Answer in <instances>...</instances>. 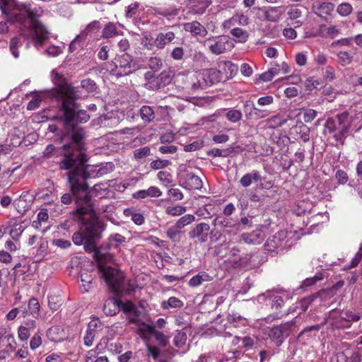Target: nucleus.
Segmentation results:
<instances>
[{
    "instance_id": "obj_1",
    "label": "nucleus",
    "mask_w": 362,
    "mask_h": 362,
    "mask_svg": "<svg viewBox=\"0 0 362 362\" xmlns=\"http://www.w3.org/2000/svg\"><path fill=\"white\" fill-rule=\"evenodd\" d=\"M43 13L42 7L31 8V5L26 3L16 2L14 4L9 21L21 25L20 35L27 41V47L33 43L39 49L49 39V33L46 26L37 19L42 16Z\"/></svg>"
},
{
    "instance_id": "obj_2",
    "label": "nucleus",
    "mask_w": 362,
    "mask_h": 362,
    "mask_svg": "<svg viewBox=\"0 0 362 362\" xmlns=\"http://www.w3.org/2000/svg\"><path fill=\"white\" fill-rule=\"evenodd\" d=\"M59 155L62 158L59 162L61 170H72L68 173V180L73 194L86 192L88 185L86 182V172L79 168L81 163L80 153L74 150L70 144H64L60 148Z\"/></svg>"
},
{
    "instance_id": "obj_3",
    "label": "nucleus",
    "mask_w": 362,
    "mask_h": 362,
    "mask_svg": "<svg viewBox=\"0 0 362 362\" xmlns=\"http://www.w3.org/2000/svg\"><path fill=\"white\" fill-rule=\"evenodd\" d=\"M93 252H94L93 257L97 262L101 277L112 291L118 292L123 284L124 276L122 272L105 265L106 263L112 260V255L109 252L96 250V247Z\"/></svg>"
},
{
    "instance_id": "obj_4",
    "label": "nucleus",
    "mask_w": 362,
    "mask_h": 362,
    "mask_svg": "<svg viewBox=\"0 0 362 362\" xmlns=\"http://www.w3.org/2000/svg\"><path fill=\"white\" fill-rule=\"evenodd\" d=\"M74 103L71 98H65L63 101L65 134L62 139L68 138L72 142L69 144L74 150L81 148V141L83 138V129L74 124Z\"/></svg>"
},
{
    "instance_id": "obj_5",
    "label": "nucleus",
    "mask_w": 362,
    "mask_h": 362,
    "mask_svg": "<svg viewBox=\"0 0 362 362\" xmlns=\"http://www.w3.org/2000/svg\"><path fill=\"white\" fill-rule=\"evenodd\" d=\"M137 69L132 57L127 54L117 55L114 61L106 64V70L112 76L117 78L125 76L132 74Z\"/></svg>"
},
{
    "instance_id": "obj_6",
    "label": "nucleus",
    "mask_w": 362,
    "mask_h": 362,
    "mask_svg": "<svg viewBox=\"0 0 362 362\" xmlns=\"http://www.w3.org/2000/svg\"><path fill=\"white\" fill-rule=\"evenodd\" d=\"M296 328V322L291 320L278 326L268 328L265 333L277 346H280Z\"/></svg>"
},
{
    "instance_id": "obj_7",
    "label": "nucleus",
    "mask_w": 362,
    "mask_h": 362,
    "mask_svg": "<svg viewBox=\"0 0 362 362\" xmlns=\"http://www.w3.org/2000/svg\"><path fill=\"white\" fill-rule=\"evenodd\" d=\"M337 313L335 310L330 311L329 319L332 320L331 325L337 329H346L351 327L353 322H357L361 319L358 314L352 311L341 310L337 316L334 314Z\"/></svg>"
},
{
    "instance_id": "obj_8",
    "label": "nucleus",
    "mask_w": 362,
    "mask_h": 362,
    "mask_svg": "<svg viewBox=\"0 0 362 362\" xmlns=\"http://www.w3.org/2000/svg\"><path fill=\"white\" fill-rule=\"evenodd\" d=\"M286 233L284 230L277 232L272 237L267 239L264 244L265 250L272 255L283 252L288 247Z\"/></svg>"
},
{
    "instance_id": "obj_9",
    "label": "nucleus",
    "mask_w": 362,
    "mask_h": 362,
    "mask_svg": "<svg viewBox=\"0 0 362 362\" xmlns=\"http://www.w3.org/2000/svg\"><path fill=\"white\" fill-rule=\"evenodd\" d=\"M349 115L347 112H343L337 114L334 117L329 118L326 122L327 127L331 132L338 130L341 136H345L350 127Z\"/></svg>"
},
{
    "instance_id": "obj_10",
    "label": "nucleus",
    "mask_w": 362,
    "mask_h": 362,
    "mask_svg": "<svg viewBox=\"0 0 362 362\" xmlns=\"http://www.w3.org/2000/svg\"><path fill=\"white\" fill-rule=\"evenodd\" d=\"M81 229L88 240H92L93 243L96 244L95 240L100 238L104 228L100 221L93 218L88 221H83Z\"/></svg>"
},
{
    "instance_id": "obj_11",
    "label": "nucleus",
    "mask_w": 362,
    "mask_h": 362,
    "mask_svg": "<svg viewBox=\"0 0 362 362\" xmlns=\"http://www.w3.org/2000/svg\"><path fill=\"white\" fill-rule=\"evenodd\" d=\"M204 45L209 47L213 54L218 55L226 52L229 41L227 36H218L206 39Z\"/></svg>"
},
{
    "instance_id": "obj_12",
    "label": "nucleus",
    "mask_w": 362,
    "mask_h": 362,
    "mask_svg": "<svg viewBox=\"0 0 362 362\" xmlns=\"http://www.w3.org/2000/svg\"><path fill=\"white\" fill-rule=\"evenodd\" d=\"M78 97V95H76V93L73 89H69L67 93L62 97V101H64L65 98H71L74 103V111L75 125H77V124L79 123L86 122L90 119V116L86 110H81L76 112L77 106L75 103L74 98H76ZM62 107H63V102H62Z\"/></svg>"
},
{
    "instance_id": "obj_13",
    "label": "nucleus",
    "mask_w": 362,
    "mask_h": 362,
    "mask_svg": "<svg viewBox=\"0 0 362 362\" xmlns=\"http://www.w3.org/2000/svg\"><path fill=\"white\" fill-rule=\"evenodd\" d=\"M202 187L200 177L189 170L182 171V187L187 189H199Z\"/></svg>"
},
{
    "instance_id": "obj_14",
    "label": "nucleus",
    "mask_w": 362,
    "mask_h": 362,
    "mask_svg": "<svg viewBox=\"0 0 362 362\" xmlns=\"http://www.w3.org/2000/svg\"><path fill=\"white\" fill-rule=\"evenodd\" d=\"M200 71V77L204 80L202 86H207V88L220 82L221 80V73L216 69H204Z\"/></svg>"
},
{
    "instance_id": "obj_15",
    "label": "nucleus",
    "mask_w": 362,
    "mask_h": 362,
    "mask_svg": "<svg viewBox=\"0 0 362 362\" xmlns=\"http://www.w3.org/2000/svg\"><path fill=\"white\" fill-rule=\"evenodd\" d=\"M72 240L76 245H83L84 250L87 252H93L95 248V244L92 240H88L86 235L80 228V230L73 234Z\"/></svg>"
},
{
    "instance_id": "obj_16",
    "label": "nucleus",
    "mask_w": 362,
    "mask_h": 362,
    "mask_svg": "<svg viewBox=\"0 0 362 362\" xmlns=\"http://www.w3.org/2000/svg\"><path fill=\"white\" fill-rule=\"evenodd\" d=\"M139 331L143 337L147 335L154 336L156 340L163 346H165L168 344V338L163 333L157 331L153 326L144 324L143 327L139 328Z\"/></svg>"
},
{
    "instance_id": "obj_17",
    "label": "nucleus",
    "mask_w": 362,
    "mask_h": 362,
    "mask_svg": "<svg viewBox=\"0 0 362 362\" xmlns=\"http://www.w3.org/2000/svg\"><path fill=\"white\" fill-rule=\"evenodd\" d=\"M265 235L261 229H256L250 233H245L240 235V241L248 245H259L264 240Z\"/></svg>"
},
{
    "instance_id": "obj_18",
    "label": "nucleus",
    "mask_w": 362,
    "mask_h": 362,
    "mask_svg": "<svg viewBox=\"0 0 362 362\" xmlns=\"http://www.w3.org/2000/svg\"><path fill=\"white\" fill-rule=\"evenodd\" d=\"M210 226L206 223H201L189 232L191 238H197L199 241L204 243L208 239Z\"/></svg>"
},
{
    "instance_id": "obj_19",
    "label": "nucleus",
    "mask_w": 362,
    "mask_h": 362,
    "mask_svg": "<svg viewBox=\"0 0 362 362\" xmlns=\"http://www.w3.org/2000/svg\"><path fill=\"white\" fill-rule=\"evenodd\" d=\"M334 4L331 2H321L315 3L313 5L315 13L320 17L322 19L327 21L326 16H329L332 13L334 10Z\"/></svg>"
},
{
    "instance_id": "obj_20",
    "label": "nucleus",
    "mask_w": 362,
    "mask_h": 362,
    "mask_svg": "<svg viewBox=\"0 0 362 362\" xmlns=\"http://www.w3.org/2000/svg\"><path fill=\"white\" fill-rule=\"evenodd\" d=\"M119 310H123L125 313L129 314V320L130 322L136 323L139 310L136 305L132 301L122 302L118 300Z\"/></svg>"
},
{
    "instance_id": "obj_21",
    "label": "nucleus",
    "mask_w": 362,
    "mask_h": 362,
    "mask_svg": "<svg viewBox=\"0 0 362 362\" xmlns=\"http://www.w3.org/2000/svg\"><path fill=\"white\" fill-rule=\"evenodd\" d=\"M201 71H192L187 74V82L191 86L193 90H204L207 86H202L204 80L200 77Z\"/></svg>"
},
{
    "instance_id": "obj_22",
    "label": "nucleus",
    "mask_w": 362,
    "mask_h": 362,
    "mask_svg": "<svg viewBox=\"0 0 362 362\" xmlns=\"http://www.w3.org/2000/svg\"><path fill=\"white\" fill-rule=\"evenodd\" d=\"M98 323H100L98 320H91L88 325V328L86 332V334L83 337L84 344L86 346H92L94 339L97 334L96 328Z\"/></svg>"
},
{
    "instance_id": "obj_23",
    "label": "nucleus",
    "mask_w": 362,
    "mask_h": 362,
    "mask_svg": "<svg viewBox=\"0 0 362 362\" xmlns=\"http://www.w3.org/2000/svg\"><path fill=\"white\" fill-rule=\"evenodd\" d=\"M162 194L161 191L157 187H150L147 189L136 191L133 194L134 199H145L147 197H159Z\"/></svg>"
},
{
    "instance_id": "obj_24",
    "label": "nucleus",
    "mask_w": 362,
    "mask_h": 362,
    "mask_svg": "<svg viewBox=\"0 0 362 362\" xmlns=\"http://www.w3.org/2000/svg\"><path fill=\"white\" fill-rule=\"evenodd\" d=\"M264 179L257 170H252L250 173L244 175L240 180V185L244 187H248L252 182H261Z\"/></svg>"
},
{
    "instance_id": "obj_25",
    "label": "nucleus",
    "mask_w": 362,
    "mask_h": 362,
    "mask_svg": "<svg viewBox=\"0 0 362 362\" xmlns=\"http://www.w3.org/2000/svg\"><path fill=\"white\" fill-rule=\"evenodd\" d=\"M183 26L186 31L191 33L193 35L206 36L208 33L206 28L197 21L185 23Z\"/></svg>"
},
{
    "instance_id": "obj_26",
    "label": "nucleus",
    "mask_w": 362,
    "mask_h": 362,
    "mask_svg": "<svg viewBox=\"0 0 362 362\" xmlns=\"http://www.w3.org/2000/svg\"><path fill=\"white\" fill-rule=\"evenodd\" d=\"M103 310L107 315H115L119 311L118 300L110 298L105 300L103 306Z\"/></svg>"
},
{
    "instance_id": "obj_27",
    "label": "nucleus",
    "mask_w": 362,
    "mask_h": 362,
    "mask_svg": "<svg viewBox=\"0 0 362 362\" xmlns=\"http://www.w3.org/2000/svg\"><path fill=\"white\" fill-rule=\"evenodd\" d=\"M227 320L230 324H233L235 327H245L248 325L247 319L238 313L228 314L227 316Z\"/></svg>"
},
{
    "instance_id": "obj_28",
    "label": "nucleus",
    "mask_w": 362,
    "mask_h": 362,
    "mask_svg": "<svg viewBox=\"0 0 362 362\" xmlns=\"http://www.w3.org/2000/svg\"><path fill=\"white\" fill-rule=\"evenodd\" d=\"M209 198L206 197H201L198 201L201 202L203 204L202 207H200L199 209L196 211V214L199 217H203L204 218H209L211 216V213L210 210L212 209V206L210 204H206V201Z\"/></svg>"
},
{
    "instance_id": "obj_29",
    "label": "nucleus",
    "mask_w": 362,
    "mask_h": 362,
    "mask_svg": "<svg viewBox=\"0 0 362 362\" xmlns=\"http://www.w3.org/2000/svg\"><path fill=\"white\" fill-rule=\"evenodd\" d=\"M212 223L214 226L223 228H235V226L237 225L236 221L223 216H217L213 220Z\"/></svg>"
},
{
    "instance_id": "obj_30",
    "label": "nucleus",
    "mask_w": 362,
    "mask_h": 362,
    "mask_svg": "<svg viewBox=\"0 0 362 362\" xmlns=\"http://www.w3.org/2000/svg\"><path fill=\"white\" fill-rule=\"evenodd\" d=\"M167 235L170 239L174 242H179L181 238V218H180L176 224L167 231Z\"/></svg>"
},
{
    "instance_id": "obj_31",
    "label": "nucleus",
    "mask_w": 362,
    "mask_h": 362,
    "mask_svg": "<svg viewBox=\"0 0 362 362\" xmlns=\"http://www.w3.org/2000/svg\"><path fill=\"white\" fill-rule=\"evenodd\" d=\"M122 32L118 30L117 25L113 23H108L103 30L102 36L104 38H111L117 35H122Z\"/></svg>"
},
{
    "instance_id": "obj_32",
    "label": "nucleus",
    "mask_w": 362,
    "mask_h": 362,
    "mask_svg": "<svg viewBox=\"0 0 362 362\" xmlns=\"http://www.w3.org/2000/svg\"><path fill=\"white\" fill-rule=\"evenodd\" d=\"M140 116L144 122H150L155 118V113L153 107L148 105H144L140 109Z\"/></svg>"
},
{
    "instance_id": "obj_33",
    "label": "nucleus",
    "mask_w": 362,
    "mask_h": 362,
    "mask_svg": "<svg viewBox=\"0 0 362 362\" xmlns=\"http://www.w3.org/2000/svg\"><path fill=\"white\" fill-rule=\"evenodd\" d=\"M282 13L283 10L281 7H271L265 12V18L269 21L275 22L279 19Z\"/></svg>"
},
{
    "instance_id": "obj_34",
    "label": "nucleus",
    "mask_w": 362,
    "mask_h": 362,
    "mask_svg": "<svg viewBox=\"0 0 362 362\" xmlns=\"http://www.w3.org/2000/svg\"><path fill=\"white\" fill-rule=\"evenodd\" d=\"M210 281V276L206 272H199L193 276L189 281V285L192 287H196L201 285L204 281Z\"/></svg>"
},
{
    "instance_id": "obj_35",
    "label": "nucleus",
    "mask_w": 362,
    "mask_h": 362,
    "mask_svg": "<svg viewBox=\"0 0 362 362\" xmlns=\"http://www.w3.org/2000/svg\"><path fill=\"white\" fill-rule=\"evenodd\" d=\"M233 150L232 148H228L225 149H220L218 148H214L208 151L206 155L211 157H227L233 153Z\"/></svg>"
},
{
    "instance_id": "obj_36",
    "label": "nucleus",
    "mask_w": 362,
    "mask_h": 362,
    "mask_svg": "<svg viewBox=\"0 0 362 362\" xmlns=\"http://www.w3.org/2000/svg\"><path fill=\"white\" fill-rule=\"evenodd\" d=\"M230 34L238 39L239 42H245L249 37L248 33L240 28H235L232 29L230 30Z\"/></svg>"
},
{
    "instance_id": "obj_37",
    "label": "nucleus",
    "mask_w": 362,
    "mask_h": 362,
    "mask_svg": "<svg viewBox=\"0 0 362 362\" xmlns=\"http://www.w3.org/2000/svg\"><path fill=\"white\" fill-rule=\"evenodd\" d=\"M225 116L228 121L236 123L242 119L243 113L239 110L230 109L226 112Z\"/></svg>"
},
{
    "instance_id": "obj_38",
    "label": "nucleus",
    "mask_w": 362,
    "mask_h": 362,
    "mask_svg": "<svg viewBox=\"0 0 362 362\" xmlns=\"http://www.w3.org/2000/svg\"><path fill=\"white\" fill-rule=\"evenodd\" d=\"M25 229V226L23 223H15L10 231L12 239L18 241Z\"/></svg>"
},
{
    "instance_id": "obj_39",
    "label": "nucleus",
    "mask_w": 362,
    "mask_h": 362,
    "mask_svg": "<svg viewBox=\"0 0 362 362\" xmlns=\"http://www.w3.org/2000/svg\"><path fill=\"white\" fill-rule=\"evenodd\" d=\"M255 105L253 101L247 100L243 105V112L247 119L252 120Z\"/></svg>"
},
{
    "instance_id": "obj_40",
    "label": "nucleus",
    "mask_w": 362,
    "mask_h": 362,
    "mask_svg": "<svg viewBox=\"0 0 362 362\" xmlns=\"http://www.w3.org/2000/svg\"><path fill=\"white\" fill-rule=\"evenodd\" d=\"M21 39L18 37H14L10 41V51L12 55L16 59L19 57V52L18 49L21 46Z\"/></svg>"
},
{
    "instance_id": "obj_41",
    "label": "nucleus",
    "mask_w": 362,
    "mask_h": 362,
    "mask_svg": "<svg viewBox=\"0 0 362 362\" xmlns=\"http://www.w3.org/2000/svg\"><path fill=\"white\" fill-rule=\"evenodd\" d=\"M352 11L353 7L349 3H341L337 8V12L343 17L350 15Z\"/></svg>"
},
{
    "instance_id": "obj_42",
    "label": "nucleus",
    "mask_w": 362,
    "mask_h": 362,
    "mask_svg": "<svg viewBox=\"0 0 362 362\" xmlns=\"http://www.w3.org/2000/svg\"><path fill=\"white\" fill-rule=\"evenodd\" d=\"M339 62L342 66L350 64L353 61V56L348 52L340 51L337 54Z\"/></svg>"
},
{
    "instance_id": "obj_43",
    "label": "nucleus",
    "mask_w": 362,
    "mask_h": 362,
    "mask_svg": "<svg viewBox=\"0 0 362 362\" xmlns=\"http://www.w3.org/2000/svg\"><path fill=\"white\" fill-rule=\"evenodd\" d=\"M279 72V69L277 67H272L267 71L264 72L263 74L259 75V78L264 81L268 82L272 80L274 76L278 74Z\"/></svg>"
},
{
    "instance_id": "obj_44",
    "label": "nucleus",
    "mask_w": 362,
    "mask_h": 362,
    "mask_svg": "<svg viewBox=\"0 0 362 362\" xmlns=\"http://www.w3.org/2000/svg\"><path fill=\"white\" fill-rule=\"evenodd\" d=\"M110 244L116 248L126 242V238L119 233H115L109 238Z\"/></svg>"
},
{
    "instance_id": "obj_45",
    "label": "nucleus",
    "mask_w": 362,
    "mask_h": 362,
    "mask_svg": "<svg viewBox=\"0 0 362 362\" xmlns=\"http://www.w3.org/2000/svg\"><path fill=\"white\" fill-rule=\"evenodd\" d=\"M180 304V300L175 297H170L168 300H163L161 303V308L164 310L170 308H178Z\"/></svg>"
},
{
    "instance_id": "obj_46",
    "label": "nucleus",
    "mask_w": 362,
    "mask_h": 362,
    "mask_svg": "<svg viewBox=\"0 0 362 362\" xmlns=\"http://www.w3.org/2000/svg\"><path fill=\"white\" fill-rule=\"evenodd\" d=\"M303 120L305 123L312 122L317 117V112L311 108H303Z\"/></svg>"
},
{
    "instance_id": "obj_47",
    "label": "nucleus",
    "mask_w": 362,
    "mask_h": 362,
    "mask_svg": "<svg viewBox=\"0 0 362 362\" xmlns=\"http://www.w3.org/2000/svg\"><path fill=\"white\" fill-rule=\"evenodd\" d=\"M272 112L267 108H259L255 106L252 120H258L269 117Z\"/></svg>"
},
{
    "instance_id": "obj_48",
    "label": "nucleus",
    "mask_w": 362,
    "mask_h": 362,
    "mask_svg": "<svg viewBox=\"0 0 362 362\" xmlns=\"http://www.w3.org/2000/svg\"><path fill=\"white\" fill-rule=\"evenodd\" d=\"M64 48V46L50 45L45 50V53L49 57H57L63 52Z\"/></svg>"
},
{
    "instance_id": "obj_49",
    "label": "nucleus",
    "mask_w": 362,
    "mask_h": 362,
    "mask_svg": "<svg viewBox=\"0 0 362 362\" xmlns=\"http://www.w3.org/2000/svg\"><path fill=\"white\" fill-rule=\"evenodd\" d=\"M334 294L333 289L322 290L317 293H314L315 300L320 298V301H325L330 298Z\"/></svg>"
},
{
    "instance_id": "obj_50",
    "label": "nucleus",
    "mask_w": 362,
    "mask_h": 362,
    "mask_svg": "<svg viewBox=\"0 0 362 362\" xmlns=\"http://www.w3.org/2000/svg\"><path fill=\"white\" fill-rule=\"evenodd\" d=\"M150 148L148 146L137 148L134 151V158L136 160H141L145 158L150 154Z\"/></svg>"
},
{
    "instance_id": "obj_51",
    "label": "nucleus",
    "mask_w": 362,
    "mask_h": 362,
    "mask_svg": "<svg viewBox=\"0 0 362 362\" xmlns=\"http://www.w3.org/2000/svg\"><path fill=\"white\" fill-rule=\"evenodd\" d=\"M148 66L149 68L153 71H158L161 69L163 62L160 58L157 57H151L148 60Z\"/></svg>"
},
{
    "instance_id": "obj_52",
    "label": "nucleus",
    "mask_w": 362,
    "mask_h": 362,
    "mask_svg": "<svg viewBox=\"0 0 362 362\" xmlns=\"http://www.w3.org/2000/svg\"><path fill=\"white\" fill-rule=\"evenodd\" d=\"M62 304V300L59 296H52L48 297V305L52 310H57Z\"/></svg>"
},
{
    "instance_id": "obj_53",
    "label": "nucleus",
    "mask_w": 362,
    "mask_h": 362,
    "mask_svg": "<svg viewBox=\"0 0 362 362\" xmlns=\"http://www.w3.org/2000/svg\"><path fill=\"white\" fill-rule=\"evenodd\" d=\"M42 344V337L40 332L35 333L30 341V347L32 350H35Z\"/></svg>"
},
{
    "instance_id": "obj_54",
    "label": "nucleus",
    "mask_w": 362,
    "mask_h": 362,
    "mask_svg": "<svg viewBox=\"0 0 362 362\" xmlns=\"http://www.w3.org/2000/svg\"><path fill=\"white\" fill-rule=\"evenodd\" d=\"M315 300V296L313 294L303 298L299 303V306L301 310L306 311L309 306Z\"/></svg>"
},
{
    "instance_id": "obj_55",
    "label": "nucleus",
    "mask_w": 362,
    "mask_h": 362,
    "mask_svg": "<svg viewBox=\"0 0 362 362\" xmlns=\"http://www.w3.org/2000/svg\"><path fill=\"white\" fill-rule=\"evenodd\" d=\"M335 178L339 185H345L349 180L347 173L341 169L336 171Z\"/></svg>"
},
{
    "instance_id": "obj_56",
    "label": "nucleus",
    "mask_w": 362,
    "mask_h": 362,
    "mask_svg": "<svg viewBox=\"0 0 362 362\" xmlns=\"http://www.w3.org/2000/svg\"><path fill=\"white\" fill-rule=\"evenodd\" d=\"M42 102V98L40 95L35 94L32 100L28 103L27 109L29 110H34L40 107Z\"/></svg>"
},
{
    "instance_id": "obj_57",
    "label": "nucleus",
    "mask_w": 362,
    "mask_h": 362,
    "mask_svg": "<svg viewBox=\"0 0 362 362\" xmlns=\"http://www.w3.org/2000/svg\"><path fill=\"white\" fill-rule=\"evenodd\" d=\"M236 223L235 228L237 230L245 229L247 226H252V221L246 216L241 217L239 221H236Z\"/></svg>"
},
{
    "instance_id": "obj_58",
    "label": "nucleus",
    "mask_w": 362,
    "mask_h": 362,
    "mask_svg": "<svg viewBox=\"0 0 362 362\" xmlns=\"http://www.w3.org/2000/svg\"><path fill=\"white\" fill-rule=\"evenodd\" d=\"M30 336V331L21 325L18 329V337L21 341H26Z\"/></svg>"
},
{
    "instance_id": "obj_59",
    "label": "nucleus",
    "mask_w": 362,
    "mask_h": 362,
    "mask_svg": "<svg viewBox=\"0 0 362 362\" xmlns=\"http://www.w3.org/2000/svg\"><path fill=\"white\" fill-rule=\"evenodd\" d=\"M59 152L60 148L57 151L54 146L49 144L44 150L43 156L46 158H49L55 155H59Z\"/></svg>"
},
{
    "instance_id": "obj_60",
    "label": "nucleus",
    "mask_w": 362,
    "mask_h": 362,
    "mask_svg": "<svg viewBox=\"0 0 362 362\" xmlns=\"http://www.w3.org/2000/svg\"><path fill=\"white\" fill-rule=\"evenodd\" d=\"M145 87L149 90H156L160 88L162 86L160 81L157 77L146 81L145 83Z\"/></svg>"
},
{
    "instance_id": "obj_61",
    "label": "nucleus",
    "mask_w": 362,
    "mask_h": 362,
    "mask_svg": "<svg viewBox=\"0 0 362 362\" xmlns=\"http://www.w3.org/2000/svg\"><path fill=\"white\" fill-rule=\"evenodd\" d=\"M274 103V98L272 95H265L260 97L257 100V105L260 107H267Z\"/></svg>"
},
{
    "instance_id": "obj_62",
    "label": "nucleus",
    "mask_w": 362,
    "mask_h": 362,
    "mask_svg": "<svg viewBox=\"0 0 362 362\" xmlns=\"http://www.w3.org/2000/svg\"><path fill=\"white\" fill-rule=\"evenodd\" d=\"M169 163L170 162L168 160L157 159L152 161L150 165L152 169L158 170L168 166Z\"/></svg>"
},
{
    "instance_id": "obj_63",
    "label": "nucleus",
    "mask_w": 362,
    "mask_h": 362,
    "mask_svg": "<svg viewBox=\"0 0 362 362\" xmlns=\"http://www.w3.org/2000/svg\"><path fill=\"white\" fill-rule=\"evenodd\" d=\"M28 307L33 315L38 314L40 311V304L37 298H32L29 300Z\"/></svg>"
},
{
    "instance_id": "obj_64",
    "label": "nucleus",
    "mask_w": 362,
    "mask_h": 362,
    "mask_svg": "<svg viewBox=\"0 0 362 362\" xmlns=\"http://www.w3.org/2000/svg\"><path fill=\"white\" fill-rule=\"evenodd\" d=\"M288 15L291 20H297L302 16V10L297 7H291L288 12Z\"/></svg>"
}]
</instances>
